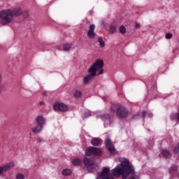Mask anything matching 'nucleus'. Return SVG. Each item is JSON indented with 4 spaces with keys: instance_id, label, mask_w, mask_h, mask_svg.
<instances>
[{
    "instance_id": "obj_1",
    "label": "nucleus",
    "mask_w": 179,
    "mask_h": 179,
    "mask_svg": "<svg viewBox=\"0 0 179 179\" xmlns=\"http://www.w3.org/2000/svg\"><path fill=\"white\" fill-rule=\"evenodd\" d=\"M119 162H120L121 164H117V167L113 169V176L117 178L122 176V179H135V169L132 164L129 163L128 159L124 157H120L119 158ZM129 174H131L130 176Z\"/></svg>"
},
{
    "instance_id": "obj_2",
    "label": "nucleus",
    "mask_w": 179,
    "mask_h": 179,
    "mask_svg": "<svg viewBox=\"0 0 179 179\" xmlns=\"http://www.w3.org/2000/svg\"><path fill=\"white\" fill-rule=\"evenodd\" d=\"M103 66H104V62L100 59H96L88 69V73L90 74L84 77V83H90V82L93 79V77L97 75V72L99 73V75H103L104 73Z\"/></svg>"
},
{
    "instance_id": "obj_3",
    "label": "nucleus",
    "mask_w": 179,
    "mask_h": 179,
    "mask_svg": "<svg viewBox=\"0 0 179 179\" xmlns=\"http://www.w3.org/2000/svg\"><path fill=\"white\" fill-rule=\"evenodd\" d=\"M13 22L12 10L8 9L0 12V26H8Z\"/></svg>"
},
{
    "instance_id": "obj_4",
    "label": "nucleus",
    "mask_w": 179,
    "mask_h": 179,
    "mask_svg": "<svg viewBox=\"0 0 179 179\" xmlns=\"http://www.w3.org/2000/svg\"><path fill=\"white\" fill-rule=\"evenodd\" d=\"M86 156H100L101 155V149L95 147H90L85 151Z\"/></svg>"
},
{
    "instance_id": "obj_5",
    "label": "nucleus",
    "mask_w": 179,
    "mask_h": 179,
    "mask_svg": "<svg viewBox=\"0 0 179 179\" xmlns=\"http://www.w3.org/2000/svg\"><path fill=\"white\" fill-rule=\"evenodd\" d=\"M116 114L119 118H127L128 117V110L124 106H118L117 108Z\"/></svg>"
},
{
    "instance_id": "obj_6",
    "label": "nucleus",
    "mask_w": 179,
    "mask_h": 179,
    "mask_svg": "<svg viewBox=\"0 0 179 179\" xmlns=\"http://www.w3.org/2000/svg\"><path fill=\"white\" fill-rule=\"evenodd\" d=\"M105 145L110 153H111L112 155H114V153H115V148L114 147V145H113V143H111V139L110 138H106V139L105 140Z\"/></svg>"
},
{
    "instance_id": "obj_7",
    "label": "nucleus",
    "mask_w": 179,
    "mask_h": 179,
    "mask_svg": "<svg viewBox=\"0 0 179 179\" xmlns=\"http://www.w3.org/2000/svg\"><path fill=\"white\" fill-rule=\"evenodd\" d=\"M53 109L55 111H62L64 113V111L68 110V106L65 103H57L53 106Z\"/></svg>"
},
{
    "instance_id": "obj_8",
    "label": "nucleus",
    "mask_w": 179,
    "mask_h": 179,
    "mask_svg": "<svg viewBox=\"0 0 179 179\" xmlns=\"http://www.w3.org/2000/svg\"><path fill=\"white\" fill-rule=\"evenodd\" d=\"M11 169H13V164H12V163H8L3 166H0V176H2V174H5V173H7V171H9Z\"/></svg>"
},
{
    "instance_id": "obj_9",
    "label": "nucleus",
    "mask_w": 179,
    "mask_h": 179,
    "mask_svg": "<svg viewBox=\"0 0 179 179\" xmlns=\"http://www.w3.org/2000/svg\"><path fill=\"white\" fill-rule=\"evenodd\" d=\"M35 122L38 125L44 127V125H45V117H44L43 115H39L36 117Z\"/></svg>"
},
{
    "instance_id": "obj_10",
    "label": "nucleus",
    "mask_w": 179,
    "mask_h": 179,
    "mask_svg": "<svg viewBox=\"0 0 179 179\" xmlns=\"http://www.w3.org/2000/svg\"><path fill=\"white\" fill-rule=\"evenodd\" d=\"M95 29H96V26L94 24H91L90 26L89 30L87 34L89 38H94V37H96V33H94Z\"/></svg>"
},
{
    "instance_id": "obj_11",
    "label": "nucleus",
    "mask_w": 179,
    "mask_h": 179,
    "mask_svg": "<svg viewBox=\"0 0 179 179\" xmlns=\"http://www.w3.org/2000/svg\"><path fill=\"white\" fill-rule=\"evenodd\" d=\"M13 13V16L19 17L22 15L23 10H22V8L20 7H17L12 10Z\"/></svg>"
},
{
    "instance_id": "obj_12",
    "label": "nucleus",
    "mask_w": 179,
    "mask_h": 179,
    "mask_svg": "<svg viewBox=\"0 0 179 179\" xmlns=\"http://www.w3.org/2000/svg\"><path fill=\"white\" fill-rule=\"evenodd\" d=\"M83 162H84V164L86 166L87 170L91 172L93 171L90 170V167H93V164H94V162L92 160L87 159V158H85Z\"/></svg>"
},
{
    "instance_id": "obj_13",
    "label": "nucleus",
    "mask_w": 179,
    "mask_h": 179,
    "mask_svg": "<svg viewBox=\"0 0 179 179\" xmlns=\"http://www.w3.org/2000/svg\"><path fill=\"white\" fill-rule=\"evenodd\" d=\"M43 131V126L37 124L32 128V132L34 134H40Z\"/></svg>"
},
{
    "instance_id": "obj_14",
    "label": "nucleus",
    "mask_w": 179,
    "mask_h": 179,
    "mask_svg": "<svg viewBox=\"0 0 179 179\" xmlns=\"http://www.w3.org/2000/svg\"><path fill=\"white\" fill-rule=\"evenodd\" d=\"M91 143L93 146H99L101 143V139L99 138H94L91 141Z\"/></svg>"
},
{
    "instance_id": "obj_15",
    "label": "nucleus",
    "mask_w": 179,
    "mask_h": 179,
    "mask_svg": "<svg viewBox=\"0 0 179 179\" xmlns=\"http://www.w3.org/2000/svg\"><path fill=\"white\" fill-rule=\"evenodd\" d=\"M73 47V44L72 43H64L63 44V50L64 51H69L71 48Z\"/></svg>"
},
{
    "instance_id": "obj_16",
    "label": "nucleus",
    "mask_w": 179,
    "mask_h": 179,
    "mask_svg": "<svg viewBox=\"0 0 179 179\" xmlns=\"http://www.w3.org/2000/svg\"><path fill=\"white\" fill-rule=\"evenodd\" d=\"M161 153L164 157H170V156H171V154H170V152L167 150H162Z\"/></svg>"
},
{
    "instance_id": "obj_17",
    "label": "nucleus",
    "mask_w": 179,
    "mask_h": 179,
    "mask_svg": "<svg viewBox=\"0 0 179 179\" xmlns=\"http://www.w3.org/2000/svg\"><path fill=\"white\" fill-rule=\"evenodd\" d=\"M62 174L63 176H71V174H72V170L69 169H65L62 171Z\"/></svg>"
},
{
    "instance_id": "obj_18",
    "label": "nucleus",
    "mask_w": 179,
    "mask_h": 179,
    "mask_svg": "<svg viewBox=\"0 0 179 179\" xmlns=\"http://www.w3.org/2000/svg\"><path fill=\"white\" fill-rule=\"evenodd\" d=\"M98 43H99V47L101 48H104L105 43H104V41L103 40V38L100 36L98 37Z\"/></svg>"
},
{
    "instance_id": "obj_19",
    "label": "nucleus",
    "mask_w": 179,
    "mask_h": 179,
    "mask_svg": "<svg viewBox=\"0 0 179 179\" xmlns=\"http://www.w3.org/2000/svg\"><path fill=\"white\" fill-rule=\"evenodd\" d=\"M72 163L74 166H79L80 164V159L76 158L72 161Z\"/></svg>"
},
{
    "instance_id": "obj_20",
    "label": "nucleus",
    "mask_w": 179,
    "mask_h": 179,
    "mask_svg": "<svg viewBox=\"0 0 179 179\" xmlns=\"http://www.w3.org/2000/svg\"><path fill=\"white\" fill-rule=\"evenodd\" d=\"M176 170H177V166L173 165V166L170 168V169H169V173H170L171 174H173V173H174V171H176Z\"/></svg>"
},
{
    "instance_id": "obj_21",
    "label": "nucleus",
    "mask_w": 179,
    "mask_h": 179,
    "mask_svg": "<svg viewBox=\"0 0 179 179\" xmlns=\"http://www.w3.org/2000/svg\"><path fill=\"white\" fill-rule=\"evenodd\" d=\"M102 121H110V117L108 115H103L101 116Z\"/></svg>"
},
{
    "instance_id": "obj_22",
    "label": "nucleus",
    "mask_w": 179,
    "mask_h": 179,
    "mask_svg": "<svg viewBox=\"0 0 179 179\" xmlns=\"http://www.w3.org/2000/svg\"><path fill=\"white\" fill-rule=\"evenodd\" d=\"M120 32L122 33V34H124V33H127V28L124 26H121L120 27Z\"/></svg>"
},
{
    "instance_id": "obj_23",
    "label": "nucleus",
    "mask_w": 179,
    "mask_h": 179,
    "mask_svg": "<svg viewBox=\"0 0 179 179\" xmlns=\"http://www.w3.org/2000/svg\"><path fill=\"white\" fill-rule=\"evenodd\" d=\"M117 27H115V26H110L109 28L110 33H115Z\"/></svg>"
},
{
    "instance_id": "obj_24",
    "label": "nucleus",
    "mask_w": 179,
    "mask_h": 179,
    "mask_svg": "<svg viewBox=\"0 0 179 179\" xmlns=\"http://www.w3.org/2000/svg\"><path fill=\"white\" fill-rule=\"evenodd\" d=\"M22 15L23 17H24V19H27V17H29V10H24V12H22Z\"/></svg>"
},
{
    "instance_id": "obj_25",
    "label": "nucleus",
    "mask_w": 179,
    "mask_h": 179,
    "mask_svg": "<svg viewBox=\"0 0 179 179\" xmlns=\"http://www.w3.org/2000/svg\"><path fill=\"white\" fill-rule=\"evenodd\" d=\"M74 97H80L82 96V92L80 91H76L73 94Z\"/></svg>"
},
{
    "instance_id": "obj_26",
    "label": "nucleus",
    "mask_w": 179,
    "mask_h": 179,
    "mask_svg": "<svg viewBox=\"0 0 179 179\" xmlns=\"http://www.w3.org/2000/svg\"><path fill=\"white\" fill-rule=\"evenodd\" d=\"M173 38V34L171 33H167L165 35V38H166V40H170V38Z\"/></svg>"
},
{
    "instance_id": "obj_27",
    "label": "nucleus",
    "mask_w": 179,
    "mask_h": 179,
    "mask_svg": "<svg viewBox=\"0 0 179 179\" xmlns=\"http://www.w3.org/2000/svg\"><path fill=\"white\" fill-rule=\"evenodd\" d=\"M152 117V115L150 113H148V112H143L141 117Z\"/></svg>"
},
{
    "instance_id": "obj_28",
    "label": "nucleus",
    "mask_w": 179,
    "mask_h": 179,
    "mask_svg": "<svg viewBox=\"0 0 179 179\" xmlns=\"http://www.w3.org/2000/svg\"><path fill=\"white\" fill-rule=\"evenodd\" d=\"M17 179H24V175H23V174H18L17 176Z\"/></svg>"
},
{
    "instance_id": "obj_29",
    "label": "nucleus",
    "mask_w": 179,
    "mask_h": 179,
    "mask_svg": "<svg viewBox=\"0 0 179 179\" xmlns=\"http://www.w3.org/2000/svg\"><path fill=\"white\" fill-rule=\"evenodd\" d=\"M91 114H90V112H86L84 115V117L85 118H87V117H90Z\"/></svg>"
},
{
    "instance_id": "obj_30",
    "label": "nucleus",
    "mask_w": 179,
    "mask_h": 179,
    "mask_svg": "<svg viewBox=\"0 0 179 179\" xmlns=\"http://www.w3.org/2000/svg\"><path fill=\"white\" fill-rule=\"evenodd\" d=\"M178 152H179V144L178 145V147L174 149L175 153H178Z\"/></svg>"
},
{
    "instance_id": "obj_31",
    "label": "nucleus",
    "mask_w": 179,
    "mask_h": 179,
    "mask_svg": "<svg viewBox=\"0 0 179 179\" xmlns=\"http://www.w3.org/2000/svg\"><path fill=\"white\" fill-rule=\"evenodd\" d=\"M135 27H136V29H140V27H141V24H139V23H136V25H135Z\"/></svg>"
},
{
    "instance_id": "obj_32",
    "label": "nucleus",
    "mask_w": 179,
    "mask_h": 179,
    "mask_svg": "<svg viewBox=\"0 0 179 179\" xmlns=\"http://www.w3.org/2000/svg\"><path fill=\"white\" fill-rule=\"evenodd\" d=\"M2 80H3L2 74L0 73V84L2 83Z\"/></svg>"
},
{
    "instance_id": "obj_33",
    "label": "nucleus",
    "mask_w": 179,
    "mask_h": 179,
    "mask_svg": "<svg viewBox=\"0 0 179 179\" xmlns=\"http://www.w3.org/2000/svg\"><path fill=\"white\" fill-rule=\"evenodd\" d=\"M38 141L39 143H41L43 142V139L38 138Z\"/></svg>"
},
{
    "instance_id": "obj_34",
    "label": "nucleus",
    "mask_w": 179,
    "mask_h": 179,
    "mask_svg": "<svg viewBox=\"0 0 179 179\" xmlns=\"http://www.w3.org/2000/svg\"><path fill=\"white\" fill-rule=\"evenodd\" d=\"M39 104H40V106H44V102L41 101V102H39Z\"/></svg>"
}]
</instances>
